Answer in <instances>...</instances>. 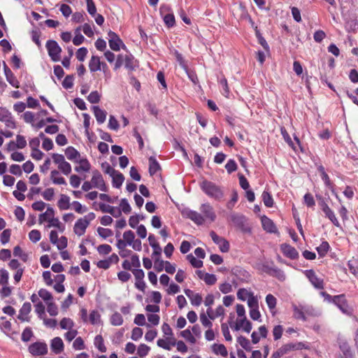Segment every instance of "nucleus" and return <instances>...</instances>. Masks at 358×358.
<instances>
[{"mask_svg": "<svg viewBox=\"0 0 358 358\" xmlns=\"http://www.w3.org/2000/svg\"><path fill=\"white\" fill-rule=\"evenodd\" d=\"M199 209L203 215L190 209H185L182 211V215L193 221L197 225L203 224L206 220H209L210 222L215 220L216 215L213 206L210 203L201 204Z\"/></svg>", "mask_w": 358, "mask_h": 358, "instance_id": "f257e3e1", "label": "nucleus"}, {"mask_svg": "<svg viewBox=\"0 0 358 358\" xmlns=\"http://www.w3.org/2000/svg\"><path fill=\"white\" fill-rule=\"evenodd\" d=\"M200 187L210 198L215 200H220L224 196V192L222 187L211 181H208L207 180H203L200 183Z\"/></svg>", "mask_w": 358, "mask_h": 358, "instance_id": "f03ea898", "label": "nucleus"}, {"mask_svg": "<svg viewBox=\"0 0 358 358\" xmlns=\"http://www.w3.org/2000/svg\"><path fill=\"white\" fill-rule=\"evenodd\" d=\"M46 48L48 55L53 62H59L60 60V53L62 48L59 46L58 43L53 40H49L46 43Z\"/></svg>", "mask_w": 358, "mask_h": 358, "instance_id": "7ed1b4c3", "label": "nucleus"}, {"mask_svg": "<svg viewBox=\"0 0 358 358\" xmlns=\"http://www.w3.org/2000/svg\"><path fill=\"white\" fill-rule=\"evenodd\" d=\"M0 121L8 128L15 129L16 127V123L11 113L4 107H0Z\"/></svg>", "mask_w": 358, "mask_h": 358, "instance_id": "20e7f679", "label": "nucleus"}, {"mask_svg": "<svg viewBox=\"0 0 358 358\" xmlns=\"http://www.w3.org/2000/svg\"><path fill=\"white\" fill-rule=\"evenodd\" d=\"M91 182L94 188L99 189L102 192H107L108 188L101 173L95 170L92 172Z\"/></svg>", "mask_w": 358, "mask_h": 358, "instance_id": "39448f33", "label": "nucleus"}, {"mask_svg": "<svg viewBox=\"0 0 358 358\" xmlns=\"http://www.w3.org/2000/svg\"><path fill=\"white\" fill-rule=\"evenodd\" d=\"M338 347L340 353L336 356V358H355V355L349 343L343 340L338 342Z\"/></svg>", "mask_w": 358, "mask_h": 358, "instance_id": "423d86ee", "label": "nucleus"}, {"mask_svg": "<svg viewBox=\"0 0 358 358\" xmlns=\"http://www.w3.org/2000/svg\"><path fill=\"white\" fill-rule=\"evenodd\" d=\"M210 236L222 252H227L229 250V243L224 238L219 236L214 231L210 232Z\"/></svg>", "mask_w": 358, "mask_h": 358, "instance_id": "0eeeda50", "label": "nucleus"}, {"mask_svg": "<svg viewBox=\"0 0 358 358\" xmlns=\"http://www.w3.org/2000/svg\"><path fill=\"white\" fill-rule=\"evenodd\" d=\"M29 352L34 356L44 355L48 352V345L44 342H35L29 345Z\"/></svg>", "mask_w": 358, "mask_h": 358, "instance_id": "6e6552de", "label": "nucleus"}, {"mask_svg": "<svg viewBox=\"0 0 358 358\" xmlns=\"http://www.w3.org/2000/svg\"><path fill=\"white\" fill-rule=\"evenodd\" d=\"M108 43L110 48L114 51H119L120 50V45L123 44L122 41L117 36V34L112 31L108 33Z\"/></svg>", "mask_w": 358, "mask_h": 358, "instance_id": "1a4fd4ad", "label": "nucleus"}, {"mask_svg": "<svg viewBox=\"0 0 358 358\" xmlns=\"http://www.w3.org/2000/svg\"><path fill=\"white\" fill-rule=\"evenodd\" d=\"M292 308L294 310V317L296 319L302 320L303 321L306 320V317L305 316L306 313H308L309 307L307 306H303L299 304V306L296 304H292Z\"/></svg>", "mask_w": 358, "mask_h": 358, "instance_id": "9d476101", "label": "nucleus"}, {"mask_svg": "<svg viewBox=\"0 0 358 358\" xmlns=\"http://www.w3.org/2000/svg\"><path fill=\"white\" fill-rule=\"evenodd\" d=\"M305 275L315 287L317 289L323 288V280L316 275L313 270H306Z\"/></svg>", "mask_w": 358, "mask_h": 358, "instance_id": "9b49d317", "label": "nucleus"}, {"mask_svg": "<svg viewBox=\"0 0 358 358\" xmlns=\"http://www.w3.org/2000/svg\"><path fill=\"white\" fill-rule=\"evenodd\" d=\"M31 310V305L29 302H25L22 305V308L20 310V313L17 316V318L22 322H29V317L28 315Z\"/></svg>", "mask_w": 358, "mask_h": 358, "instance_id": "f8f14e48", "label": "nucleus"}, {"mask_svg": "<svg viewBox=\"0 0 358 358\" xmlns=\"http://www.w3.org/2000/svg\"><path fill=\"white\" fill-rule=\"evenodd\" d=\"M88 225V222L86 220L78 219L73 227L74 233L79 236L83 235Z\"/></svg>", "mask_w": 358, "mask_h": 358, "instance_id": "ddd939ff", "label": "nucleus"}, {"mask_svg": "<svg viewBox=\"0 0 358 358\" xmlns=\"http://www.w3.org/2000/svg\"><path fill=\"white\" fill-rule=\"evenodd\" d=\"M3 70L7 81L14 87L18 88L20 87L19 81L5 62H3Z\"/></svg>", "mask_w": 358, "mask_h": 358, "instance_id": "4468645a", "label": "nucleus"}, {"mask_svg": "<svg viewBox=\"0 0 358 358\" xmlns=\"http://www.w3.org/2000/svg\"><path fill=\"white\" fill-rule=\"evenodd\" d=\"M99 209L102 213H108L115 217H118L121 215V210L120 208L105 203H100Z\"/></svg>", "mask_w": 358, "mask_h": 358, "instance_id": "2eb2a0df", "label": "nucleus"}, {"mask_svg": "<svg viewBox=\"0 0 358 358\" xmlns=\"http://www.w3.org/2000/svg\"><path fill=\"white\" fill-rule=\"evenodd\" d=\"M332 301L342 312H348V306L344 294L334 296L332 299Z\"/></svg>", "mask_w": 358, "mask_h": 358, "instance_id": "dca6fc26", "label": "nucleus"}, {"mask_svg": "<svg viewBox=\"0 0 358 358\" xmlns=\"http://www.w3.org/2000/svg\"><path fill=\"white\" fill-rule=\"evenodd\" d=\"M281 250L284 255L292 259H294L299 256L297 250L294 247L288 244H282L281 245Z\"/></svg>", "mask_w": 358, "mask_h": 358, "instance_id": "f3484780", "label": "nucleus"}, {"mask_svg": "<svg viewBox=\"0 0 358 358\" xmlns=\"http://www.w3.org/2000/svg\"><path fill=\"white\" fill-rule=\"evenodd\" d=\"M104 69L106 64L101 63L98 56H92L89 62V68L91 72H95L101 70V66Z\"/></svg>", "mask_w": 358, "mask_h": 358, "instance_id": "a211bd4d", "label": "nucleus"}, {"mask_svg": "<svg viewBox=\"0 0 358 358\" xmlns=\"http://www.w3.org/2000/svg\"><path fill=\"white\" fill-rule=\"evenodd\" d=\"M262 227L264 230H266L267 232L269 233H275L276 232V227L275 226L273 222L267 217L266 216L264 215L261 218Z\"/></svg>", "mask_w": 358, "mask_h": 358, "instance_id": "6ab92c4d", "label": "nucleus"}, {"mask_svg": "<svg viewBox=\"0 0 358 358\" xmlns=\"http://www.w3.org/2000/svg\"><path fill=\"white\" fill-rule=\"evenodd\" d=\"M50 348L53 352L55 354H59L64 350V343L61 338H54L50 344Z\"/></svg>", "mask_w": 358, "mask_h": 358, "instance_id": "aec40b11", "label": "nucleus"}, {"mask_svg": "<svg viewBox=\"0 0 358 358\" xmlns=\"http://www.w3.org/2000/svg\"><path fill=\"white\" fill-rule=\"evenodd\" d=\"M92 110L94 112V115L96 117V120L99 124H102L106 121L107 115L106 110L101 109L97 106H94L92 107Z\"/></svg>", "mask_w": 358, "mask_h": 358, "instance_id": "412c9836", "label": "nucleus"}, {"mask_svg": "<svg viewBox=\"0 0 358 358\" xmlns=\"http://www.w3.org/2000/svg\"><path fill=\"white\" fill-rule=\"evenodd\" d=\"M148 241L150 246L153 248L154 251L152 253L153 256L160 257L162 252V248L159 243L156 241L155 237L153 234H150L148 237Z\"/></svg>", "mask_w": 358, "mask_h": 358, "instance_id": "4be33fe9", "label": "nucleus"}, {"mask_svg": "<svg viewBox=\"0 0 358 358\" xmlns=\"http://www.w3.org/2000/svg\"><path fill=\"white\" fill-rule=\"evenodd\" d=\"M76 162H78L80 164L79 166L75 167V171L76 172H88L90 170L91 165L87 159L85 158L76 160Z\"/></svg>", "mask_w": 358, "mask_h": 358, "instance_id": "5701e85b", "label": "nucleus"}, {"mask_svg": "<svg viewBox=\"0 0 358 358\" xmlns=\"http://www.w3.org/2000/svg\"><path fill=\"white\" fill-rule=\"evenodd\" d=\"M57 206L60 210H67L70 208V198L66 194H61L60 199L57 202Z\"/></svg>", "mask_w": 358, "mask_h": 358, "instance_id": "b1692460", "label": "nucleus"}, {"mask_svg": "<svg viewBox=\"0 0 358 358\" xmlns=\"http://www.w3.org/2000/svg\"><path fill=\"white\" fill-rule=\"evenodd\" d=\"M149 173L150 176L155 175L160 169V166L155 157H149Z\"/></svg>", "mask_w": 358, "mask_h": 358, "instance_id": "393cba45", "label": "nucleus"}, {"mask_svg": "<svg viewBox=\"0 0 358 358\" xmlns=\"http://www.w3.org/2000/svg\"><path fill=\"white\" fill-rule=\"evenodd\" d=\"M50 179L52 181V182L55 185H66V180L65 179L59 176V173L57 170H53L50 173Z\"/></svg>", "mask_w": 358, "mask_h": 358, "instance_id": "a878e982", "label": "nucleus"}, {"mask_svg": "<svg viewBox=\"0 0 358 358\" xmlns=\"http://www.w3.org/2000/svg\"><path fill=\"white\" fill-rule=\"evenodd\" d=\"M65 155L68 159L76 162L80 156V153L72 146H69L65 150Z\"/></svg>", "mask_w": 358, "mask_h": 358, "instance_id": "bb28decb", "label": "nucleus"}, {"mask_svg": "<svg viewBox=\"0 0 358 358\" xmlns=\"http://www.w3.org/2000/svg\"><path fill=\"white\" fill-rule=\"evenodd\" d=\"M111 177L113 178V187L116 188H120L124 180V177L123 174L117 171L116 173Z\"/></svg>", "mask_w": 358, "mask_h": 358, "instance_id": "cd10ccee", "label": "nucleus"}, {"mask_svg": "<svg viewBox=\"0 0 358 358\" xmlns=\"http://www.w3.org/2000/svg\"><path fill=\"white\" fill-rule=\"evenodd\" d=\"M55 210L52 207H48L46 211L44 213H42L39 216V222L40 224L43 223L44 221H48L52 217H54Z\"/></svg>", "mask_w": 358, "mask_h": 358, "instance_id": "c85d7f7f", "label": "nucleus"}, {"mask_svg": "<svg viewBox=\"0 0 358 358\" xmlns=\"http://www.w3.org/2000/svg\"><path fill=\"white\" fill-rule=\"evenodd\" d=\"M213 351L216 355H220L222 357H227V350L223 344H214L212 346Z\"/></svg>", "mask_w": 358, "mask_h": 358, "instance_id": "c756f323", "label": "nucleus"}, {"mask_svg": "<svg viewBox=\"0 0 358 358\" xmlns=\"http://www.w3.org/2000/svg\"><path fill=\"white\" fill-rule=\"evenodd\" d=\"M325 216L328 217L331 222L336 227H340V223L338 221L334 213L329 207H325L324 211Z\"/></svg>", "mask_w": 358, "mask_h": 358, "instance_id": "7c9ffc66", "label": "nucleus"}, {"mask_svg": "<svg viewBox=\"0 0 358 358\" xmlns=\"http://www.w3.org/2000/svg\"><path fill=\"white\" fill-rule=\"evenodd\" d=\"M230 220L231 222L234 223L238 227H242L245 222V217L238 214H231Z\"/></svg>", "mask_w": 358, "mask_h": 358, "instance_id": "2f4dec72", "label": "nucleus"}, {"mask_svg": "<svg viewBox=\"0 0 358 358\" xmlns=\"http://www.w3.org/2000/svg\"><path fill=\"white\" fill-rule=\"evenodd\" d=\"M238 343L240 345L245 349L246 351H251L252 347L250 345V341L243 336H240L237 338Z\"/></svg>", "mask_w": 358, "mask_h": 358, "instance_id": "473e14b6", "label": "nucleus"}, {"mask_svg": "<svg viewBox=\"0 0 358 358\" xmlns=\"http://www.w3.org/2000/svg\"><path fill=\"white\" fill-rule=\"evenodd\" d=\"M94 345L101 352L106 351V348L103 344V339L101 335L96 336L94 338Z\"/></svg>", "mask_w": 358, "mask_h": 358, "instance_id": "72a5a7b5", "label": "nucleus"}, {"mask_svg": "<svg viewBox=\"0 0 358 358\" xmlns=\"http://www.w3.org/2000/svg\"><path fill=\"white\" fill-rule=\"evenodd\" d=\"M262 201L266 207H272L273 205V199L269 192L264 191L262 195Z\"/></svg>", "mask_w": 358, "mask_h": 358, "instance_id": "f704fd0d", "label": "nucleus"}, {"mask_svg": "<svg viewBox=\"0 0 358 358\" xmlns=\"http://www.w3.org/2000/svg\"><path fill=\"white\" fill-rule=\"evenodd\" d=\"M124 66L129 70H134L136 64L132 55L124 56Z\"/></svg>", "mask_w": 358, "mask_h": 358, "instance_id": "c9c22d12", "label": "nucleus"}, {"mask_svg": "<svg viewBox=\"0 0 358 358\" xmlns=\"http://www.w3.org/2000/svg\"><path fill=\"white\" fill-rule=\"evenodd\" d=\"M187 259L194 268H201L203 266V262L201 260L196 259L192 254L187 255Z\"/></svg>", "mask_w": 358, "mask_h": 358, "instance_id": "e433bc0d", "label": "nucleus"}, {"mask_svg": "<svg viewBox=\"0 0 358 358\" xmlns=\"http://www.w3.org/2000/svg\"><path fill=\"white\" fill-rule=\"evenodd\" d=\"M75 37L73 38V43L75 45H80L85 40L84 36L80 34V27L75 30Z\"/></svg>", "mask_w": 358, "mask_h": 358, "instance_id": "4c0bfd02", "label": "nucleus"}, {"mask_svg": "<svg viewBox=\"0 0 358 358\" xmlns=\"http://www.w3.org/2000/svg\"><path fill=\"white\" fill-rule=\"evenodd\" d=\"M97 233L101 238L104 239L113 235V231L111 229L103 228L101 227L97 228Z\"/></svg>", "mask_w": 358, "mask_h": 358, "instance_id": "58836bf2", "label": "nucleus"}, {"mask_svg": "<svg viewBox=\"0 0 358 358\" xmlns=\"http://www.w3.org/2000/svg\"><path fill=\"white\" fill-rule=\"evenodd\" d=\"M110 322L114 326H120L123 323V318L120 313H115L110 317Z\"/></svg>", "mask_w": 358, "mask_h": 358, "instance_id": "ea45409f", "label": "nucleus"}, {"mask_svg": "<svg viewBox=\"0 0 358 358\" xmlns=\"http://www.w3.org/2000/svg\"><path fill=\"white\" fill-rule=\"evenodd\" d=\"M248 305L249 308H259V303H258V299L257 296H255L253 295V293H250L249 294L248 299Z\"/></svg>", "mask_w": 358, "mask_h": 358, "instance_id": "a19ab883", "label": "nucleus"}, {"mask_svg": "<svg viewBox=\"0 0 358 358\" xmlns=\"http://www.w3.org/2000/svg\"><path fill=\"white\" fill-rule=\"evenodd\" d=\"M123 238L124 241L129 245H131L132 243L134 242V240L135 239V234L132 231L128 230L124 232Z\"/></svg>", "mask_w": 358, "mask_h": 358, "instance_id": "79ce46f5", "label": "nucleus"}, {"mask_svg": "<svg viewBox=\"0 0 358 358\" xmlns=\"http://www.w3.org/2000/svg\"><path fill=\"white\" fill-rule=\"evenodd\" d=\"M292 350H294V343L285 344L280 347L277 351L281 356H283Z\"/></svg>", "mask_w": 358, "mask_h": 358, "instance_id": "37998d69", "label": "nucleus"}, {"mask_svg": "<svg viewBox=\"0 0 358 358\" xmlns=\"http://www.w3.org/2000/svg\"><path fill=\"white\" fill-rule=\"evenodd\" d=\"M34 336L33 331L30 327H26L22 333V341L24 342H28L31 340Z\"/></svg>", "mask_w": 358, "mask_h": 358, "instance_id": "c03bdc74", "label": "nucleus"}, {"mask_svg": "<svg viewBox=\"0 0 358 358\" xmlns=\"http://www.w3.org/2000/svg\"><path fill=\"white\" fill-rule=\"evenodd\" d=\"M164 22L168 27H172L175 24V17L172 13H167L163 15Z\"/></svg>", "mask_w": 358, "mask_h": 358, "instance_id": "a18cd8bd", "label": "nucleus"}, {"mask_svg": "<svg viewBox=\"0 0 358 358\" xmlns=\"http://www.w3.org/2000/svg\"><path fill=\"white\" fill-rule=\"evenodd\" d=\"M240 323L241 324V329L247 333H250L252 329V323L247 320L246 317L240 319Z\"/></svg>", "mask_w": 358, "mask_h": 358, "instance_id": "49530a36", "label": "nucleus"}, {"mask_svg": "<svg viewBox=\"0 0 358 358\" xmlns=\"http://www.w3.org/2000/svg\"><path fill=\"white\" fill-rule=\"evenodd\" d=\"M38 296L46 302H50L52 299V294L45 289H41L38 291Z\"/></svg>", "mask_w": 358, "mask_h": 358, "instance_id": "de8ad7c7", "label": "nucleus"}, {"mask_svg": "<svg viewBox=\"0 0 358 358\" xmlns=\"http://www.w3.org/2000/svg\"><path fill=\"white\" fill-rule=\"evenodd\" d=\"M150 350V348L149 346H148L145 344L142 343V344L139 345V346L137 349V354L139 357H143L148 354Z\"/></svg>", "mask_w": 358, "mask_h": 358, "instance_id": "09e8293b", "label": "nucleus"}, {"mask_svg": "<svg viewBox=\"0 0 358 358\" xmlns=\"http://www.w3.org/2000/svg\"><path fill=\"white\" fill-rule=\"evenodd\" d=\"M266 302L269 309L273 310L276 306L277 300L273 295L268 294L266 296Z\"/></svg>", "mask_w": 358, "mask_h": 358, "instance_id": "8fccbe9b", "label": "nucleus"}, {"mask_svg": "<svg viewBox=\"0 0 358 358\" xmlns=\"http://www.w3.org/2000/svg\"><path fill=\"white\" fill-rule=\"evenodd\" d=\"M329 249V245L328 242L323 241L320 244V245L317 248V251L320 256L323 257L327 254Z\"/></svg>", "mask_w": 358, "mask_h": 358, "instance_id": "3c124183", "label": "nucleus"}, {"mask_svg": "<svg viewBox=\"0 0 358 358\" xmlns=\"http://www.w3.org/2000/svg\"><path fill=\"white\" fill-rule=\"evenodd\" d=\"M74 77L73 75H68L62 82V86L65 89H71L73 86Z\"/></svg>", "mask_w": 358, "mask_h": 358, "instance_id": "603ef678", "label": "nucleus"}, {"mask_svg": "<svg viewBox=\"0 0 358 358\" xmlns=\"http://www.w3.org/2000/svg\"><path fill=\"white\" fill-rule=\"evenodd\" d=\"M58 169L66 176H68L71 172V166L66 161H64L60 166H58Z\"/></svg>", "mask_w": 358, "mask_h": 358, "instance_id": "864d4df0", "label": "nucleus"}, {"mask_svg": "<svg viewBox=\"0 0 358 358\" xmlns=\"http://www.w3.org/2000/svg\"><path fill=\"white\" fill-rule=\"evenodd\" d=\"M134 323L138 326L146 325L147 327H150V324H146L145 317L143 314H138L134 318Z\"/></svg>", "mask_w": 358, "mask_h": 358, "instance_id": "5fc2aeb1", "label": "nucleus"}, {"mask_svg": "<svg viewBox=\"0 0 358 358\" xmlns=\"http://www.w3.org/2000/svg\"><path fill=\"white\" fill-rule=\"evenodd\" d=\"M142 336H143V329H141L140 327H134L132 329L131 338L133 341H136L139 340L142 337Z\"/></svg>", "mask_w": 358, "mask_h": 358, "instance_id": "6e6d98bb", "label": "nucleus"}, {"mask_svg": "<svg viewBox=\"0 0 358 358\" xmlns=\"http://www.w3.org/2000/svg\"><path fill=\"white\" fill-rule=\"evenodd\" d=\"M73 326V322L70 318L64 317L60 321V327L63 329H71Z\"/></svg>", "mask_w": 358, "mask_h": 358, "instance_id": "4d7b16f0", "label": "nucleus"}, {"mask_svg": "<svg viewBox=\"0 0 358 358\" xmlns=\"http://www.w3.org/2000/svg\"><path fill=\"white\" fill-rule=\"evenodd\" d=\"M47 310L51 316H56L58 314V309L57 305L52 302H47Z\"/></svg>", "mask_w": 358, "mask_h": 358, "instance_id": "13d9d810", "label": "nucleus"}, {"mask_svg": "<svg viewBox=\"0 0 358 358\" xmlns=\"http://www.w3.org/2000/svg\"><path fill=\"white\" fill-rule=\"evenodd\" d=\"M181 336L185 338L186 340L189 341L192 343H194L196 342L195 338L193 336L192 333L189 329H185L180 332Z\"/></svg>", "mask_w": 358, "mask_h": 358, "instance_id": "bf43d9fd", "label": "nucleus"}, {"mask_svg": "<svg viewBox=\"0 0 358 358\" xmlns=\"http://www.w3.org/2000/svg\"><path fill=\"white\" fill-rule=\"evenodd\" d=\"M100 94L97 91H93L92 92L87 96V100L91 103H97L100 101Z\"/></svg>", "mask_w": 358, "mask_h": 358, "instance_id": "052dcab7", "label": "nucleus"}, {"mask_svg": "<svg viewBox=\"0 0 358 358\" xmlns=\"http://www.w3.org/2000/svg\"><path fill=\"white\" fill-rule=\"evenodd\" d=\"M87 10L89 14L92 16H95L96 13V8L93 0H86Z\"/></svg>", "mask_w": 358, "mask_h": 358, "instance_id": "680f3d73", "label": "nucleus"}, {"mask_svg": "<svg viewBox=\"0 0 358 358\" xmlns=\"http://www.w3.org/2000/svg\"><path fill=\"white\" fill-rule=\"evenodd\" d=\"M203 280L207 285H213L216 282L217 278L215 275L206 273L203 276Z\"/></svg>", "mask_w": 358, "mask_h": 358, "instance_id": "e2e57ef3", "label": "nucleus"}, {"mask_svg": "<svg viewBox=\"0 0 358 358\" xmlns=\"http://www.w3.org/2000/svg\"><path fill=\"white\" fill-rule=\"evenodd\" d=\"M89 320L92 324H98L100 321V314L97 310H92L90 313Z\"/></svg>", "mask_w": 358, "mask_h": 358, "instance_id": "0e129e2a", "label": "nucleus"}, {"mask_svg": "<svg viewBox=\"0 0 358 358\" xmlns=\"http://www.w3.org/2000/svg\"><path fill=\"white\" fill-rule=\"evenodd\" d=\"M11 235V230L9 229L3 231L1 235V242L3 245L8 243Z\"/></svg>", "mask_w": 358, "mask_h": 358, "instance_id": "69168bd1", "label": "nucleus"}, {"mask_svg": "<svg viewBox=\"0 0 358 358\" xmlns=\"http://www.w3.org/2000/svg\"><path fill=\"white\" fill-rule=\"evenodd\" d=\"M29 238L32 242L36 243L41 239V232L37 229H33L29 233Z\"/></svg>", "mask_w": 358, "mask_h": 358, "instance_id": "338daca9", "label": "nucleus"}, {"mask_svg": "<svg viewBox=\"0 0 358 358\" xmlns=\"http://www.w3.org/2000/svg\"><path fill=\"white\" fill-rule=\"evenodd\" d=\"M192 305L195 306H199L202 303V296L199 293H195L190 299H189Z\"/></svg>", "mask_w": 358, "mask_h": 358, "instance_id": "774afa93", "label": "nucleus"}]
</instances>
